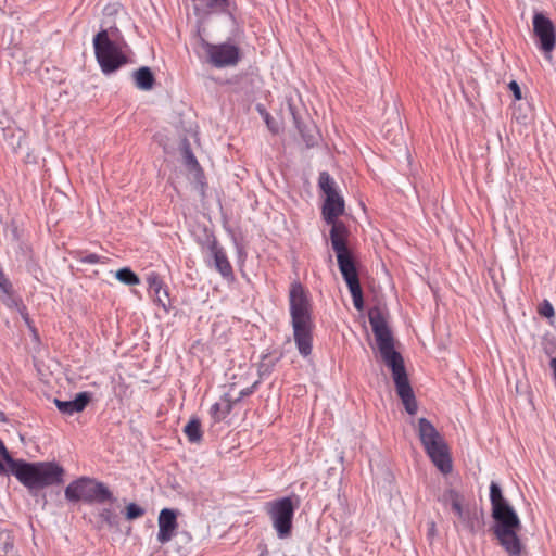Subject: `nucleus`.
<instances>
[{"instance_id":"nucleus-1","label":"nucleus","mask_w":556,"mask_h":556,"mask_svg":"<svg viewBox=\"0 0 556 556\" xmlns=\"http://www.w3.org/2000/svg\"><path fill=\"white\" fill-rule=\"evenodd\" d=\"M490 501L492 517L495 520L493 532L500 545L509 556H521L522 544L518 536L521 530L520 519L495 482L490 485Z\"/></svg>"},{"instance_id":"nucleus-2","label":"nucleus","mask_w":556,"mask_h":556,"mask_svg":"<svg viewBox=\"0 0 556 556\" xmlns=\"http://www.w3.org/2000/svg\"><path fill=\"white\" fill-rule=\"evenodd\" d=\"M289 303L294 341L300 354L306 357L312 352L314 325L311 304L300 282L291 285Z\"/></svg>"},{"instance_id":"nucleus-3","label":"nucleus","mask_w":556,"mask_h":556,"mask_svg":"<svg viewBox=\"0 0 556 556\" xmlns=\"http://www.w3.org/2000/svg\"><path fill=\"white\" fill-rule=\"evenodd\" d=\"M368 319L382 361L392 370L393 382H408L403 357L394 350L387 314L380 307L374 306L368 312Z\"/></svg>"},{"instance_id":"nucleus-4","label":"nucleus","mask_w":556,"mask_h":556,"mask_svg":"<svg viewBox=\"0 0 556 556\" xmlns=\"http://www.w3.org/2000/svg\"><path fill=\"white\" fill-rule=\"evenodd\" d=\"M318 186L325 193L326 199L323 205V217L327 224L332 225L330 230V241L333 247V239L343 244L345 251H350L346 244L349 230L342 222L337 218L344 213V199L336 189V182L328 172H321L318 178Z\"/></svg>"},{"instance_id":"nucleus-5","label":"nucleus","mask_w":556,"mask_h":556,"mask_svg":"<svg viewBox=\"0 0 556 556\" xmlns=\"http://www.w3.org/2000/svg\"><path fill=\"white\" fill-rule=\"evenodd\" d=\"M9 472L28 489H42L63 482L64 469L53 462L26 463L15 460Z\"/></svg>"},{"instance_id":"nucleus-6","label":"nucleus","mask_w":556,"mask_h":556,"mask_svg":"<svg viewBox=\"0 0 556 556\" xmlns=\"http://www.w3.org/2000/svg\"><path fill=\"white\" fill-rule=\"evenodd\" d=\"M419 440L434 466L444 475L452 471V459L444 438L426 418H419L416 425Z\"/></svg>"},{"instance_id":"nucleus-7","label":"nucleus","mask_w":556,"mask_h":556,"mask_svg":"<svg viewBox=\"0 0 556 556\" xmlns=\"http://www.w3.org/2000/svg\"><path fill=\"white\" fill-rule=\"evenodd\" d=\"M440 501L445 507H451L456 516L454 527L459 530L468 531L473 534L483 527V513L476 507L466 504L464 496L454 489H447L443 492Z\"/></svg>"},{"instance_id":"nucleus-8","label":"nucleus","mask_w":556,"mask_h":556,"mask_svg":"<svg viewBox=\"0 0 556 556\" xmlns=\"http://www.w3.org/2000/svg\"><path fill=\"white\" fill-rule=\"evenodd\" d=\"M93 48L96 59L104 74H111L127 63V56L119 45L109 37L105 29L94 36Z\"/></svg>"},{"instance_id":"nucleus-9","label":"nucleus","mask_w":556,"mask_h":556,"mask_svg":"<svg viewBox=\"0 0 556 556\" xmlns=\"http://www.w3.org/2000/svg\"><path fill=\"white\" fill-rule=\"evenodd\" d=\"M65 497L71 502L105 503L114 501L112 492L102 482L89 478H79L65 489Z\"/></svg>"},{"instance_id":"nucleus-10","label":"nucleus","mask_w":556,"mask_h":556,"mask_svg":"<svg viewBox=\"0 0 556 556\" xmlns=\"http://www.w3.org/2000/svg\"><path fill=\"white\" fill-rule=\"evenodd\" d=\"M298 505L292 497L286 496L267 502L264 509L270 518L273 528L278 538L287 539L291 535L293 517Z\"/></svg>"},{"instance_id":"nucleus-11","label":"nucleus","mask_w":556,"mask_h":556,"mask_svg":"<svg viewBox=\"0 0 556 556\" xmlns=\"http://www.w3.org/2000/svg\"><path fill=\"white\" fill-rule=\"evenodd\" d=\"M333 251L337 255L339 269L351 292L354 307L362 311L364 307L363 291L351 252L345 251L343 244L336 239H333Z\"/></svg>"},{"instance_id":"nucleus-12","label":"nucleus","mask_w":556,"mask_h":556,"mask_svg":"<svg viewBox=\"0 0 556 556\" xmlns=\"http://www.w3.org/2000/svg\"><path fill=\"white\" fill-rule=\"evenodd\" d=\"M201 45L205 50L208 61L217 68L235 66L240 60V50L232 43L213 45L201 38Z\"/></svg>"},{"instance_id":"nucleus-13","label":"nucleus","mask_w":556,"mask_h":556,"mask_svg":"<svg viewBox=\"0 0 556 556\" xmlns=\"http://www.w3.org/2000/svg\"><path fill=\"white\" fill-rule=\"evenodd\" d=\"M236 384H231L229 391H227L218 402L212 405L210 415L214 422L223 421L232 410L235 403L240 401L244 396L251 395L255 390V384L247 387L242 390L236 391Z\"/></svg>"},{"instance_id":"nucleus-14","label":"nucleus","mask_w":556,"mask_h":556,"mask_svg":"<svg viewBox=\"0 0 556 556\" xmlns=\"http://www.w3.org/2000/svg\"><path fill=\"white\" fill-rule=\"evenodd\" d=\"M533 30L535 36L539 38L540 48L546 53L552 52L556 42L555 29L552 21L542 13H536L533 16Z\"/></svg>"},{"instance_id":"nucleus-15","label":"nucleus","mask_w":556,"mask_h":556,"mask_svg":"<svg viewBox=\"0 0 556 556\" xmlns=\"http://www.w3.org/2000/svg\"><path fill=\"white\" fill-rule=\"evenodd\" d=\"M157 541L161 544L169 542L178 529L177 513L170 508H163L160 511Z\"/></svg>"},{"instance_id":"nucleus-16","label":"nucleus","mask_w":556,"mask_h":556,"mask_svg":"<svg viewBox=\"0 0 556 556\" xmlns=\"http://www.w3.org/2000/svg\"><path fill=\"white\" fill-rule=\"evenodd\" d=\"M91 401V393L89 392H79L72 400H60L55 397L53 400L55 406L60 410V413L64 415H73L75 413L83 412L89 402Z\"/></svg>"},{"instance_id":"nucleus-17","label":"nucleus","mask_w":556,"mask_h":556,"mask_svg":"<svg viewBox=\"0 0 556 556\" xmlns=\"http://www.w3.org/2000/svg\"><path fill=\"white\" fill-rule=\"evenodd\" d=\"M208 250L214 260V266H215L216 270L225 279H228V280L233 279L232 266L229 263L224 249L218 245V243L215 239L210 242Z\"/></svg>"},{"instance_id":"nucleus-18","label":"nucleus","mask_w":556,"mask_h":556,"mask_svg":"<svg viewBox=\"0 0 556 556\" xmlns=\"http://www.w3.org/2000/svg\"><path fill=\"white\" fill-rule=\"evenodd\" d=\"M147 282L149 292L153 294L155 302L166 309L169 304L168 292L163 287V281L160 276L155 273H151L147 277Z\"/></svg>"},{"instance_id":"nucleus-19","label":"nucleus","mask_w":556,"mask_h":556,"mask_svg":"<svg viewBox=\"0 0 556 556\" xmlns=\"http://www.w3.org/2000/svg\"><path fill=\"white\" fill-rule=\"evenodd\" d=\"M290 110H291V114L293 116L294 124H295L296 128L299 129L306 146L314 147L315 144H317L319 134H318V130L316 129V126L313 124L301 123L291 105H290Z\"/></svg>"},{"instance_id":"nucleus-20","label":"nucleus","mask_w":556,"mask_h":556,"mask_svg":"<svg viewBox=\"0 0 556 556\" xmlns=\"http://www.w3.org/2000/svg\"><path fill=\"white\" fill-rule=\"evenodd\" d=\"M396 393L409 415H415L418 410V404L412 384H396Z\"/></svg>"},{"instance_id":"nucleus-21","label":"nucleus","mask_w":556,"mask_h":556,"mask_svg":"<svg viewBox=\"0 0 556 556\" xmlns=\"http://www.w3.org/2000/svg\"><path fill=\"white\" fill-rule=\"evenodd\" d=\"M135 85L141 90H151L155 84V78L148 66H142L132 73Z\"/></svg>"},{"instance_id":"nucleus-22","label":"nucleus","mask_w":556,"mask_h":556,"mask_svg":"<svg viewBox=\"0 0 556 556\" xmlns=\"http://www.w3.org/2000/svg\"><path fill=\"white\" fill-rule=\"evenodd\" d=\"M184 433L191 443H199L202 440L201 421L198 418H191L184 428Z\"/></svg>"},{"instance_id":"nucleus-23","label":"nucleus","mask_w":556,"mask_h":556,"mask_svg":"<svg viewBox=\"0 0 556 556\" xmlns=\"http://www.w3.org/2000/svg\"><path fill=\"white\" fill-rule=\"evenodd\" d=\"M0 556H16L13 538L5 532L0 533Z\"/></svg>"},{"instance_id":"nucleus-24","label":"nucleus","mask_w":556,"mask_h":556,"mask_svg":"<svg viewBox=\"0 0 556 556\" xmlns=\"http://www.w3.org/2000/svg\"><path fill=\"white\" fill-rule=\"evenodd\" d=\"M115 277L121 282L127 286H136L139 285V277L128 267H124L116 271Z\"/></svg>"},{"instance_id":"nucleus-25","label":"nucleus","mask_w":556,"mask_h":556,"mask_svg":"<svg viewBox=\"0 0 556 556\" xmlns=\"http://www.w3.org/2000/svg\"><path fill=\"white\" fill-rule=\"evenodd\" d=\"M12 463H15V459L10 456L3 442L0 440V473L9 472L13 466Z\"/></svg>"},{"instance_id":"nucleus-26","label":"nucleus","mask_w":556,"mask_h":556,"mask_svg":"<svg viewBox=\"0 0 556 556\" xmlns=\"http://www.w3.org/2000/svg\"><path fill=\"white\" fill-rule=\"evenodd\" d=\"M542 345H543V350L545 351V353L547 355H549L551 357H556V338L553 337V336H545L543 338V342H542Z\"/></svg>"},{"instance_id":"nucleus-27","label":"nucleus","mask_w":556,"mask_h":556,"mask_svg":"<svg viewBox=\"0 0 556 556\" xmlns=\"http://www.w3.org/2000/svg\"><path fill=\"white\" fill-rule=\"evenodd\" d=\"M76 258L80 263L96 264V263H100V262L104 263L105 257H101L96 253L84 254L83 252H79L78 255L76 256Z\"/></svg>"},{"instance_id":"nucleus-28","label":"nucleus","mask_w":556,"mask_h":556,"mask_svg":"<svg viewBox=\"0 0 556 556\" xmlns=\"http://www.w3.org/2000/svg\"><path fill=\"white\" fill-rule=\"evenodd\" d=\"M144 510L140 506H138L135 503H130L126 507V518L128 520L137 519L141 516H143Z\"/></svg>"},{"instance_id":"nucleus-29","label":"nucleus","mask_w":556,"mask_h":556,"mask_svg":"<svg viewBox=\"0 0 556 556\" xmlns=\"http://www.w3.org/2000/svg\"><path fill=\"white\" fill-rule=\"evenodd\" d=\"M539 314L546 318L554 317L555 312L553 305L547 300H544L539 306Z\"/></svg>"},{"instance_id":"nucleus-30","label":"nucleus","mask_w":556,"mask_h":556,"mask_svg":"<svg viewBox=\"0 0 556 556\" xmlns=\"http://www.w3.org/2000/svg\"><path fill=\"white\" fill-rule=\"evenodd\" d=\"M100 517L102 518V520L104 522H106L109 526H113V525H116V515L113 513L112 509L110 508H104L101 514H100Z\"/></svg>"},{"instance_id":"nucleus-31","label":"nucleus","mask_w":556,"mask_h":556,"mask_svg":"<svg viewBox=\"0 0 556 556\" xmlns=\"http://www.w3.org/2000/svg\"><path fill=\"white\" fill-rule=\"evenodd\" d=\"M185 161H186V164L191 168H195L199 166V163H198L195 156L189 149H187L185 151Z\"/></svg>"},{"instance_id":"nucleus-32","label":"nucleus","mask_w":556,"mask_h":556,"mask_svg":"<svg viewBox=\"0 0 556 556\" xmlns=\"http://www.w3.org/2000/svg\"><path fill=\"white\" fill-rule=\"evenodd\" d=\"M16 307H17V311L21 315V317L23 318V320L26 323V325L28 327H30V318L28 316V313H27V309H26V306L22 303H15Z\"/></svg>"},{"instance_id":"nucleus-33","label":"nucleus","mask_w":556,"mask_h":556,"mask_svg":"<svg viewBox=\"0 0 556 556\" xmlns=\"http://www.w3.org/2000/svg\"><path fill=\"white\" fill-rule=\"evenodd\" d=\"M508 88L511 90L513 94H514V98L516 100H521L522 96H521V89L518 85L517 81L515 80H511L509 84H508Z\"/></svg>"},{"instance_id":"nucleus-34","label":"nucleus","mask_w":556,"mask_h":556,"mask_svg":"<svg viewBox=\"0 0 556 556\" xmlns=\"http://www.w3.org/2000/svg\"><path fill=\"white\" fill-rule=\"evenodd\" d=\"M269 369H270L269 363L266 362V357H265L258 366L260 378H262V379L266 378V375L269 372Z\"/></svg>"},{"instance_id":"nucleus-35","label":"nucleus","mask_w":556,"mask_h":556,"mask_svg":"<svg viewBox=\"0 0 556 556\" xmlns=\"http://www.w3.org/2000/svg\"><path fill=\"white\" fill-rule=\"evenodd\" d=\"M0 289L4 293H10V291L12 289V285H11L10 280L5 277V275L0 278Z\"/></svg>"},{"instance_id":"nucleus-36","label":"nucleus","mask_w":556,"mask_h":556,"mask_svg":"<svg viewBox=\"0 0 556 556\" xmlns=\"http://www.w3.org/2000/svg\"><path fill=\"white\" fill-rule=\"evenodd\" d=\"M264 119L271 132H278V127L275 125L273 117L268 113L264 114Z\"/></svg>"},{"instance_id":"nucleus-37","label":"nucleus","mask_w":556,"mask_h":556,"mask_svg":"<svg viewBox=\"0 0 556 556\" xmlns=\"http://www.w3.org/2000/svg\"><path fill=\"white\" fill-rule=\"evenodd\" d=\"M549 367L552 369V372H553V377L556 381V357H552L551 358V362H549Z\"/></svg>"},{"instance_id":"nucleus-38","label":"nucleus","mask_w":556,"mask_h":556,"mask_svg":"<svg viewBox=\"0 0 556 556\" xmlns=\"http://www.w3.org/2000/svg\"><path fill=\"white\" fill-rule=\"evenodd\" d=\"M516 118L520 122H526L527 116H522V113H519V116H516Z\"/></svg>"},{"instance_id":"nucleus-39","label":"nucleus","mask_w":556,"mask_h":556,"mask_svg":"<svg viewBox=\"0 0 556 556\" xmlns=\"http://www.w3.org/2000/svg\"><path fill=\"white\" fill-rule=\"evenodd\" d=\"M516 118L520 122H526L527 116H522V113H519V116H516Z\"/></svg>"},{"instance_id":"nucleus-40","label":"nucleus","mask_w":556,"mask_h":556,"mask_svg":"<svg viewBox=\"0 0 556 556\" xmlns=\"http://www.w3.org/2000/svg\"><path fill=\"white\" fill-rule=\"evenodd\" d=\"M3 276H4V274H3L2 269L0 268V278Z\"/></svg>"},{"instance_id":"nucleus-41","label":"nucleus","mask_w":556,"mask_h":556,"mask_svg":"<svg viewBox=\"0 0 556 556\" xmlns=\"http://www.w3.org/2000/svg\"><path fill=\"white\" fill-rule=\"evenodd\" d=\"M0 419L4 420L3 413H0Z\"/></svg>"}]
</instances>
